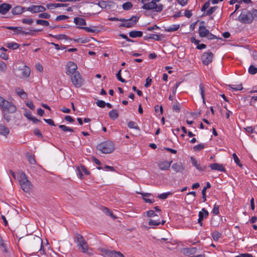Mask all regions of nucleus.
Masks as SVG:
<instances>
[{
	"label": "nucleus",
	"instance_id": "obj_46",
	"mask_svg": "<svg viewBox=\"0 0 257 257\" xmlns=\"http://www.w3.org/2000/svg\"><path fill=\"white\" fill-rule=\"evenodd\" d=\"M248 73L251 75H254L257 73V68L253 65H250L248 69Z\"/></svg>",
	"mask_w": 257,
	"mask_h": 257
},
{
	"label": "nucleus",
	"instance_id": "obj_45",
	"mask_svg": "<svg viewBox=\"0 0 257 257\" xmlns=\"http://www.w3.org/2000/svg\"><path fill=\"white\" fill-rule=\"evenodd\" d=\"M122 7L124 10H128L132 8L133 4L131 2H125L123 4Z\"/></svg>",
	"mask_w": 257,
	"mask_h": 257
},
{
	"label": "nucleus",
	"instance_id": "obj_31",
	"mask_svg": "<svg viewBox=\"0 0 257 257\" xmlns=\"http://www.w3.org/2000/svg\"><path fill=\"white\" fill-rule=\"evenodd\" d=\"M30 73V68L28 66H25L22 69V75L25 78H28L29 77Z\"/></svg>",
	"mask_w": 257,
	"mask_h": 257
},
{
	"label": "nucleus",
	"instance_id": "obj_18",
	"mask_svg": "<svg viewBox=\"0 0 257 257\" xmlns=\"http://www.w3.org/2000/svg\"><path fill=\"white\" fill-rule=\"evenodd\" d=\"M191 162L193 166H194L197 170L199 171H204L206 169V166L201 165L198 163V161L193 157H191Z\"/></svg>",
	"mask_w": 257,
	"mask_h": 257
},
{
	"label": "nucleus",
	"instance_id": "obj_43",
	"mask_svg": "<svg viewBox=\"0 0 257 257\" xmlns=\"http://www.w3.org/2000/svg\"><path fill=\"white\" fill-rule=\"evenodd\" d=\"M59 127L61 129L63 132H73V130L71 127L67 126L65 125L61 124L59 125Z\"/></svg>",
	"mask_w": 257,
	"mask_h": 257
},
{
	"label": "nucleus",
	"instance_id": "obj_29",
	"mask_svg": "<svg viewBox=\"0 0 257 257\" xmlns=\"http://www.w3.org/2000/svg\"><path fill=\"white\" fill-rule=\"evenodd\" d=\"M209 215L208 211L204 208H203L201 211L199 212L198 217L201 218L202 219L206 218Z\"/></svg>",
	"mask_w": 257,
	"mask_h": 257
},
{
	"label": "nucleus",
	"instance_id": "obj_5",
	"mask_svg": "<svg viewBox=\"0 0 257 257\" xmlns=\"http://www.w3.org/2000/svg\"><path fill=\"white\" fill-rule=\"evenodd\" d=\"M19 183L21 188L24 191L28 192L31 189V183L28 180V177L24 172H22L20 174L19 177Z\"/></svg>",
	"mask_w": 257,
	"mask_h": 257
},
{
	"label": "nucleus",
	"instance_id": "obj_33",
	"mask_svg": "<svg viewBox=\"0 0 257 257\" xmlns=\"http://www.w3.org/2000/svg\"><path fill=\"white\" fill-rule=\"evenodd\" d=\"M199 87L200 93L201 94V98H202V100H203V103L204 104H205V94H204V92H205V87H204V85L202 83H200L199 84Z\"/></svg>",
	"mask_w": 257,
	"mask_h": 257
},
{
	"label": "nucleus",
	"instance_id": "obj_26",
	"mask_svg": "<svg viewBox=\"0 0 257 257\" xmlns=\"http://www.w3.org/2000/svg\"><path fill=\"white\" fill-rule=\"evenodd\" d=\"M10 130L8 127L3 124H0V135L7 136L9 135Z\"/></svg>",
	"mask_w": 257,
	"mask_h": 257
},
{
	"label": "nucleus",
	"instance_id": "obj_14",
	"mask_svg": "<svg viewBox=\"0 0 257 257\" xmlns=\"http://www.w3.org/2000/svg\"><path fill=\"white\" fill-rule=\"evenodd\" d=\"M76 171L77 175L81 179L83 178L84 174L88 175L90 173L87 168L83 165L77 167Z\"/></svg>",
	"mask_w": 257,
	"mask_h": 257
},
{
	"label": "nucleus",
	"instance_id": "obj_19",
	"mask_svg": "<svg viewBox=\"0 0 257 257\" xmlns=\"http://www.w3.org/2000/svg\"><path fill=\"white\" fill-rule=\"evenodd\" d=\"M12 8V6L7 3H3L0 5V14L2 15L6 14Z\"/></svg>",
	"mask_w": 257,
	"mask_h": 257
},
{
	"label": "nucleus",
	"instance_id": "obj_62",
	"mask_svg": "<svg viewBox=\"0 0 257 257\" xmlns=\"http://www.w3.org/2000/svg\"><path fill=\"white\" fill-rule=\"evenodd\" d=\"M119 36L123 39H125L128 42H134V41L130 39L126 35L123 34H119Z\"/></svg>",
	"mask_w": 257,
	"mask_h": 257
},
{
	"label": "nucleus",
	"instance_id": "obj_42",
	"mask_svg": "<svg viewBox=\"0 0 257 257\" xmlns=\"http://www.w3.org/2000/svg\"><path fill=\"white\" fill-rule=\"evenodd\" d=\"M99 250L101 252V254L104 256H109V253L111 250H108L105 248H101L99 249Z\"/></svg>",
	"mask_w": 257,
	"mask_h": 257
},
{
	"label": "nucleus",
	"instance_id": "obj_32",
	"mask_svg": "<svg viewBox=\"0 0 257 257\" xmlns=\"http://www.w3.org/2000/svg\"><path fill=\"white\" fill-rule=\"evenodd\" d=\"M165 221L164 220H162V221L161 222L159 220H155L150 219L149 221L148 224L150 226H158L160 224L163 225L165 223Z\"/></svg>",
	"mask_w": 257,
	"mask_h": 257
},
{
	"label": "nucleus",
	"instance_id": "obj_50",
	"mask_svg": "<svg viewBox=\"0 0 257 257\" xmlns=\"http://www.w3.org/2000/svg\"><path fill=\"white\" fill-rule=\"evenodd\" d=\"M217 9V6H214L213 7L210 8L206 12V15L207 16H210L212 15Z\"/></svg>",
	"mask_w": 257,
	"mask_h": 257
},
{
	"label": "nucleus",
	"instance_id": "obj_8",
	"mask_svg": "<svg viewBox=\"0 0 257 257\" xmlns=\"http://www.w3.org/2000/svg\"><path fill=\"white\" fill-rule=\"evenodd\" d=\"M139 18L137 17L133 16L131 18L128 19H120L119 21L122 22V23H121L119 27H125L127 28H130L133 27L136 24Z\"/></svg>",
	"mask_w": 257,
	"mask_h": 257
},
{
	"label": "nucleus",
	"instance_id": "obj_60",
	"mask_svg": "<svg viewBox=\"0 0 257 257\" xmlns=\"http://www.w3.org/2000/svg\"><path fill=\"white\" fill-rule=\"evenodd\" d=\"M209 6H210V1H208L204 4V5H203V6L202 7V8L201 9V11L202 12H204L209 7Z\"/></svg>",
	"mask_w": 257,
	"mask_h": 257
},
{
	"label": "nucleus",
	"instance_id": "obj_4",
	"mask_svg": "<svg viewBox=\"0 0 257 257\" xmlns=\"http://www.w3.org/2000/svg\"><path fill=\"white\" fill-rule=\"evenodd\" d=\"M97 149L103 154H109L114 151V145L112 142L107 141L98 144Z\"/></svg>",
	"mask_w": 257,
	"mask_h": 257
},
{
	"label": "nucleus",
	"instance_id": "obj_59",
	"mask_svg": "<svg viewBox=\"0 0 257 257\" xmlns=\"http://www.w3.org/2000/svg\"><path fill=\"white\" fill-rule=\"evenodd\" d=\"M121 70L120 69L118 72L116 73V77L117 78V79L120 81L121 82H122V83H124V82H125L126 81L124 79L122 78L121 76Z\"/></svg>",
	"mask_w": 257,
	"mask_h": 257
},
{
	"label": "nucleus",
	"instance_id": "obj_61",
	"mask_svg": "<svg viewBox=\"0 0 257 257\" xmlns=\"http://www.w3.org/2000/svg\"><path fill=\"white\" fill-rule=\"evenodd\" d=\"M68 18V17L67 16L65 15H59L56 17L55 20L56 21H60L62 20H65L66 19H67Z\"/></svg>",
	"mask_w": 257,
	"mask_h": 257
},
{
	"label": "nucleus",
	"instance_id": "obj_63",
	"mask_svg": "<svg viewBox=\"0 0 257 257\" xmlns=\"http://www.w3.org/2000/svg\"><path fill=\"white\" fill-rule=\"evenodd\" d=\"M234 257H253V256L248 253H240L239 254L236 255Z\"/></svg>",
	"mask_w": 257,
	"mask_h": 257
},
{
	"label": "nucleus",
	"instance_id": "obj_55",
	"mask_svg": "<svg viewBox=\"0 0 257 257\" xmlns=\"http://www.w3.org/2000/svg\"><path fill=\"white\" fill-rule=\"evenodd\" d=\"M7 69V66L5 62L1 61L0 62V71L5 72Z\"/></svg>",
	"mask_w": 257,
	"mask_h": 257
},
{
	"label": "nucleus",
	"instance_id": "obj_36",
	"mask_svg": "<svg viewBox=\"0 0 257 257\" xmlns=\"http://www.w3.org/2000/svg\"><path fill=\"white\" fill-rule=\"evenodd\" d=\"M17 94L22 98H26L27 97V93L23 89L18 88L16 89Z\"/></svg>",
	"mask_w": 257,
	"mask_h": 257
},
{
	"label": "nucleus",
	"instance_id": "obj_20",
	"mask_svg": "<svg viewBox=\"0 0 257 257\" xmlns=\"http://www.w3.org/2000/svg\"><path fill=\"white\" fill-rule=\"evenodd\" d=\"M140 194L142 195L145 202L153 203L155 202V199L153 198H151V197L152 196V194L149 193H140Z\"/></svg>",
	"mask_w": 257,
	"mask_h": 257
},
{
	"label": "nucleus",
	"instance_id": "obj_27",
	"mask_svg": "<svg viewBox=\"0 0 257 257\" xmlns=\"http://www.w3.org/2000/svg\"><path fill=\"white\" fill-rule=\"evenodd\" d=\"M143 36V32L140 31H132L129 32V36L133 38L141 37Z\"/></svg>",
	"mask_w": 257,
	"mask_h": 257
},
{
	"label": "nucleus",
	"instance_id": "obj_13",
	"mask_svg": "<svg viewBox=\"0 0 257 257\" xmlns=\"http://www.w3.org/2000/svg\"><path fill=\"white\" fill-rule=\"evenodd\" d=\"M17 34H22L25 35H33L35 33L42 31V29H33L29 30V31H26L23 30L21 27H17L16 30Z\"/></svg>",
	"mask_w": 257,
	"mask_h": 257
},
{
	"label": "nucleus",
	"instance_id": "obj_17",
	"mask_svg": "<svg viewBox=\"0 0 257 257\" xmlns=\"http://www.w3.org/2000/svg\"><path fill=\"white\" fill-rule=\"evenodd\" d=\"M172 161L168 162L167 161H160L158 164V166L161 170H168L170 167Z\"/></svg>",
	"mask_w": 257,
	"mask_h": 257
},
{
	"label": "nucleus",
	"instance_id": "obj_25",
	"mask_svg": "<svg viewBox=\"0 0 257 257\" xmlns=\"http://www.w3.org/2000/svg\"><path fill=\"white\" fill-rule=\"evenodd\" d=\"M67 4H49L46 5L48 9L53 10L58 7H67Z\"/></svg>",
	"mask_w": 257,
	"mask_h": 257
},
{
	"label": "nucleus",
	"instance_id": "obj_12",
	"mask_svg": "<svg viewBox=\"0 0 257 257\" xmlns=\"http://www.w3.org/2000/svg\"><path fill=\"white\" fill-rule=\"evenodd\" d=\"M26 11L30 12L32 14H35L45 12L46 8L42 6L32 5L26 8Z\"/></svg>",
	"mask_w": 257,
	"mask_h": 257
},
{
	"label": "nucleus",
	"instance_id": "obj_24",
	"mask_svg": "<svg viewBox=\"0 0 257 257\" xmlns=\"http://www.w3.org/2000/svg\"><path fill=\"white\" fill-rule=\"evenodd\" d=\"M74 23L79 27L81 26H85L86 22L84 18L81 17H75L74 18Z\"/></svg>",
	"mask_w": 257,
	"mask_h": 257
},
{
	"label": "nucleus",
	"instance_id": "obj_40",
	"mask_svg": "<svg viewBox=\"0 0 257 257\" xmlns=\"http://www.w3.org/2000/svg\"><path fill=\"white\" fill-rule=\"evenodd\" d=\"M36 23L37 25H42L44 26H48L49 25V22L46 20L38 19L36 20Z\"/></svg>",
	"mask_w": 257,
	"mask_h": 257
},
{
	"label": "nucleus",
	"instance_id": "obj_51",
	"mask_svg": "<svg viewBox=\"0 0 257 257\" xmlns=\"http://www.w3.org/2000/svg\"><path fill=\"white\" fill-rule=\"evenodd\" d=\"M54 38H55V39H57V40H67L68 39V37L66 35H64V34H60V35H55V36H53Z\"/></svg>",
	"mask_w": 257,
	"mask_h": 257
},
{
	"label": "nucleus",
	"instance_id": "obj_23",
	"mask_svg": "<svg viewBox=\"0 0 257 257\" xmlns=\"http://www.w3.org/2000/svg\"><path fill=\"white\" fill-rule=\"evenodd\" d=\"M26 9L21 6H17L12 9V13L14 15H20L24 12L26 11Z\"/></svg>",
	"mask_w": 257,
	"mask_h": 257
},
{
	"label": "nucleus",
	"instance_id": "obj_7",
	"mask_svg": "<svg viewBox=\"0 0 257 257\" xmlns=\"http://www.w3.org/2000/svg\"><path fill=\"white\" fill-rule=\"evenodd\" d=\"M31 245L34 248H37L40 246L39 251L41 254H45V251L43 248V241L42 239L38 236H33L31 239Z\"/></svg>",
	"mask_w": 257,
	"mask_h": 257
},
{
	"label": "nucleus",
	"instance_id": "obj_3",
	"mask_svg": "<svg viewBox=\"0 0 257 257\" xmlns=\"http://www.w3.org/2000/svg\"><path fill=\"white\" fill-rule=\"evenodd\" d=\"M0 107L3 112L14 113L16 111V106L11 102L0 96Z\"/></svg>",
	"mask_w": 257,
	"mask_h": 257
},
{
	"label": "nucleus",
	"instance_id": "obj_30",
	"mask_svg": "<svg viewBox=\"0 0 257 257\" xmlns=\"http://www.w3.org/2000/svg\"><path fill=\"white\" fill-rule=\"evenodd\" d=\"M211 187V184L209 182H207L206 183V185L204 188H203L202 190V199L203 201L205 202L206 200V190L208 188H210Z\"/></svg>",
	"mask_w": 257,
	"mask_h": 257
},
{
	"label": "nucleus",
	"instance_id": "obj_16",
	"mask_svg": "<svg viewBox=\"0 0 257 257\" xmlns=\"http://www.w3.org/2000/svg\"><path fill=\"white\" fill-rule=\"evenodd\" d=\"M209 167L210 168L211 170L218 171L222 172H225L226 171L225 167L221 164L216 163H212L210 164Z\"/></svg>",
	"mask_w": 257,
	"mask_h": 257
},
{
	"label": "nucleus",
	"instance_id": "obj_35",
	"mask_svg": "<svg viewBox=\"0 0 257 257\" xmlns=\"http://www.w3.org/2000/svg\"><path fill=\"white\" fill-rule=\"evenodd\" d=\"M180 25L178 24H174L170 26L168 28H166L165 31L168 32H174L179 29Z\"/></svg>",
	"mask_w": 257,
	"mask_h": 257
},
{
	"label": "nucleus",
	"instance_id": "obj_48",
	"mask_svg": "<svg viewBox=\"0 0 257 257\" xmlns=\"http://www.w3.org/2000/svg\"><path fill=\"white\" fill-rule=\"evenodd\" d=\"M206 146V145L204 144H200L199 145H196L193 147V149L196 151H200L203 149H204Z\"/></svg>",
	"mask_w": 257,
	"mask_h": 257
},
{
	"label": "nucleus",
	"instance_id": "obj_21",
	"mask_svg": "<svg viewBox=\"0 0 257 257\" xmlns=\"http://www.w3.org/2000/svg\"><path fill=\"white\" fill-rule=\"evenodd\" d=\"M172 168L176 173H182L184 170V167L181 162L174 163L172 166Z\"/></svg>",
	"mask_w": 257,
	"mask_h": 257
},
{
	"label": "nucleus",
	"instance_id": "obj_58",
	"mask_svg": "<svg viewBox=\"0 0 257 257\" xmlns=\"http://www.w3.org/2000/svg\"><path fill=\"white\" fill-rule=\"evenodd\" d=\"M38 17L39 18L48 19L51 17V15L47 13H43L39 14Z\"/></svg>",
	"mask_w": 257,
	"mask_h": 257
},
{
	"label": "nucleus",
	"instance_id": "obj_64",
	"mask_svg": "<svg viewBox=\"0 0 257 257\" xmlns=\"http://www.w3.org/2000/svg\"><path fill=\"white\" fill-rule=\"evenodd\" d=\"M24 115L26 117H27L29 120H32L34 116L32 115L31 112L27 111L25 113H24Z\"/></svg>",
	"mask_w": 257,
	"mask_h": 257
},
{
	"label": "nucleus",
	"instance_id": "obj_22",
	"mask_svg": "<svg viewBox=\"0 0 257 257\" xmlns=\"http://www.w3.org/2000/svg\"><path fill=\"white\" fill-rule=\"evenodd\" d=\"M197 252V248L195 247H191L189 248H185L183 249V253L187 256H190L191 255L194 254Z\"/></svg>",
	"mask_w": 257,
	"mask_h": 257
},
{
	"label": "nucleus",
	"instance_id": "obj_38",
	"mask_svg": "<svg viewBox=\"0 0 257 257\" xmlns=\"http://www.w3.org/2000/svg\"><path fill=\"white\" fill-rule=\"evenodd\" d=\"M109 257H124L120 252L111 250L109 253Z\"/></svg>",
	"mask_w": 257,
	"mask_h": 257
},
{
	"label": "nucleus",
	"instance_id": "obj_34",
	"mask_svg": "<svg viewBox=\"0 0 257 257\" xmlns=\"http://www.w3.org/2000/svg\"><path fill=\"white\" fill-rule=\"evenodd\" d=\"M109 116L112 120H115L118 117V113L117 110L116 109H112L109 112Z\"/></svg>",
	"mask_w": 257,
	"mask_h": 257
},
{
	"label": "nucleus",
	"instance_id": "obj_49",
	"mask_svg": "<svg viewBox=\"0 0 257 257\" xmlns=\"http://www.w3.org/2000/svg\"><path fill=\"white\" fill-rule=\"evenodd\" d=\"M103 212L107 214L108 215H109V216H110L111 217H112V218L113 219H115L116 218V217L113 215V213L112 212V211H110L109 210V209H108L106 207H104L103 209Z\"/></svg>",
	"mask_w": 257,
	"mask_h": 257
},
{
	"label": "nucleus",
	"instance_id": "obj_37",
	"mask_svg": "<svg viewBox=\"0 0 257 257\" xmlns=\"http://www.w3.org/2000/svg\"><path fill=\"white\" fill-rule=\"evenodd\" d=\"M172 192H167L161 194H158V197L160 199L165 200L167 199L169 196H171L173 194Z\"/></svg>",
	"mask_w": 257,
	"mask_h": 257
},
{
	"label": "nucleus",
	"instance_id": "obj_44",
	"mask_svg": "<svg viewBox=\"0 0 257 257\" xmlns=\"http://www.w3.org/2000/svg\"><path fill=\"white\" fill-rule=\"evenodd\" d=\"M127 126L130 128H134V129H136L137 130H139V127L137 125V124L135 122L133 121H131L128 122V123L127 124Z\"/></svg>",
	"mask_w": 257,
	"mask_h": 257
},
{
	"label": "nucleus",
	"instance_id": "obj_52",
	"mask_svg": "<svg viewBox=\"0 0 257 257\" xmlns=\"http://www.w3.org/2000/svg\"><path fill=\"white\" fill-rule=\"evenodd\" d=\"M219 205H217L216 203H215L213 205V208L212 210V213L215 215H218L219 214Z\"/></svg>",
	"mask_w": 257,
	"mask_h": 257
},
{
	"label": "nucleus",
	"instance_id": "obj_54",
	"mask_svg": "<svg viewBox=\"0 0 257 257\" xmlns=\"http://www.w3.org/2000/svg\"><path fill=\"white\" fill-rule=\"evenodd\" d=\"M148 39H151L159 41L160 40V36L157 34H150L149 36L147 37Z\"/></svg>",
	"mask_w": 257,
	"mask_h": 257
},
{
	"label": "nucleus",
	"instance_id": "obj_15",
	"mask_svg": "<svg viewBox=\"0 0 257 257\" xmlns=\"http://www.w3.org/2000/svg\"><path fill=\"white\" fill-rule=\"evenodd\" d=\"M204 22L201 21L198 29L199 35L200 37H206L209 34V31L204 26Z\"/></svg>",
	"mask_w": 257,
	"mask_h": 257
},
{
	"label": "nucleus",
	"instance_id": "obj_6",
	"mask_svg": "<svg viewBox=\"0 0 257 257\" xmlns=\"http://www.w3.org/2000/svg\"><path fill=\"white\" fill-rule=\"evenodd\" d=\"M75 239L77 247L81 249V252L88 254H90L91 253L88 251L87 243L84 240L83 236L79 234H76Z\"/></svg>",
	"mask_w": 257,
	"mask_h": 257
},
{
	"label": "nucleus",
	"instance_id": "obj_47",
	"mask_svg": "<svg viewBox=\"0 0 257 257\" xmlns=\"http://www.w3.org/2000/svg\"><path fill=\"white\" fill-rule=\"evenodd\" d=\"M21 22L23 24L27 25H32L34 22L33 19L31 18H24L21 20Z\"/></svg>",
	"mask_w": 257,
	"mask_h": 257
},
{
	"label": "nucleus",
	"instance_id": "obj_39",
	"mask_svg": "<svg viewBox=\"0 0 257 257\" xmlns=\"http://www.w3.org/2000/svg\"><path fill=\"white\" fill-rule=\"evenodd\" d=\"M77 28L80 29H83L85 30L86 32L88 33H95L96 32V30L95 29H93L90 27H79L78 26Z\"/></svg>",
	"mask_w": 257,
	"mask_h": 257
},
{
	"label": "nucleus",
	"instance_id": "obj_11",
	"mask_svg": "<svg viewBox=\"0 0 257 257\" xmlns=\"http://www.w3.org/2000/svg\"><path fill=\"white\" fill-rule=\"evenodd\" d=\"M77 69V65L73 62L69 61L66 65V74L67 75L70 76L78 72Z\"/></svg>",
	"mask_w": 257,
	"mask_h": 257
},
{
	"label": "nucleus",
	"instance_id": "obj_10",
	"mask_svg": "<svg viewBox=\"0 0 257 257\" xmlns=\"http://www.w3.org/2000/svg\"><path fill=\"white\" fill-rule=\"evenodd\" d=\"M213 54L210 51L205 52L201 56V59L204 65H208L212 61Z\"/></svg>",
	"mask_w": 257,
	"mask_h": 257
},
{
	"label": "nucleus",
	"instance_id": "obj_53",
	"mask_svg": "<svg viewBox=\"0 0 257 257\" xmlns=\"http://www.w3.org/2000/svg\"><path fill=\"white\" fill-rule=\"evenodd\" d=\"M232 157H233V160H234V162L236 164V165H237L239 167H241L242 165L240 163V160H239V158H238L237 156L236 155V154L235 153H233L232 154Z\"/></svg>",
	"mask_w": 257,
	"mask_h": 257
},
{
	"label": "nucleus",
	"instance_id": "obj_57",
	"mask_svg": "<svg viewBox=\"0 0 257 257\" xmlns=\"http://www.w3.org/2000/svg\"><path fill=\"white\" fill-rule=\"evenodd\" d=\"M96 105L100 108H104L106 106V102L102 100H98L96 102Z\"/></svg>",
	"mask_w": 257,
	"mask_h": 257
},
{
	"label": "nucleus",
	"instance_id": "obj_41",
	"mask_svg": "<svg viewBox=\"0 0 257 257\" xmlns=\"http://www.w3.org/2000/svg\"><path fill=\"white\" fill-rule=\"evenodd\" d=\"M19 47V45L16 43L11 42L7 44V47L13 50L17 49Z\"/></svg>",
	"mask_w": 257,
	"mask_h": 257
},
{
	"label": "nucleus",
	"instance_id": "obj_28",
	"mask_svg": "<svg viewBox=\"0 0 257 257\" xmlns=\"http://www.w3.org/2000/svg\"><path fill=\"white\" fill-rule=\"evenodd\" d=\"M228 89L232 90L233 91H237L241 90L243 89V87L241 84L238 85L229 84L227 85Z\"/></svg>",
	"mask_w": 257,
	"mask_h": 257
},
{
	"label": "nucleus",
	"instance_id": "obj_9",
	"mask_svg": "<svg viewBox=\"0 0 257 257\" xmlns=\"http://www.w3.org/2000/svg\"><path fill=\"white\" fill-rule=\"evenodd\" d=\"M69 76L70 77L71 82L75 87H80L83 85V79L79 72H77Z\"/></svg>",
	"mask_w": 257,
	"mask_h": 257
},
{
	"label": "nucleus",
	"instance_id": "obj_1",
	"mask_svg": "<svg viewBox=\"0 0 257 257\" xmlns=\"http://www.w3.org/2000/svg\"><path fill=\"white\" fill-rule=\"evenodd\" d=\"M161 0H141L143 4L142 8L145 10H151L156 13L161 12L164 6L162 4H157Z\"/></svg>",
	"mask_w": 257,
	"mask_h": 257
},
{
	"label": "nucleus",
	"instance_id": "obj_56",
	"mask_svg": "<svg viewBox=\"0 0 257 257\" xmlns=\"http://www.w3.org/2000/svg\"><path fill=\"white\" fill-rule=\"evenodd\" d=\"M221 234L218 231H214L212 233V237L214 240H218Z\"/></svg>",
	"mask_w": 257,
	"mask_h": 257
},
{
	"label": "nucleus",
	"instance_id": "obj_2",
	"mask_svg": "<svg viewBox=\"0 0 257 257\" xmlns=\"http://www.w3.org/2000/svg\"><path fill=\"white\" fill-rule=\"evenodd\" d=\"M240 22L250 24L253 20L257 21V10L251 9L250 11L242 12L238 17Z\"/></svg>",
	"mask_w": 257,
	"mask_h": 257
}]
</instances>
